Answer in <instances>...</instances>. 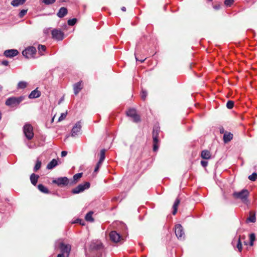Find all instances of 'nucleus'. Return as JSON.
I'll use <instances>...</instances> for the list:
<instances>
[{"mask_svg": "<svg viewBox=\"0 0 257 257\" xmlns=\"http://www.w3.org/2000/svg\"><path fill=\"white\" fill-rule=\"evenodd\" d=\"M249 192L247 189H243L239 192H234L232 194L233 197L235 199H238L246 204H248L249 201L248 199Z\"/></svg>", "mask_w": 257, "mask_h": 257, "instance_id": "obj_1", "label": "nucleus"}, {"mask_svg": "<svg viewBox=\"0 0 257 257\" xmlns=\"http://www.w3.org/2000/svg\"><path fill=\"white\" fill-rule=\"evenodd\" d=\"M25 96H20L19 97H11L8 98L5 102L7 106L11 107H17L24 99Z\"/></svg>", "mask_w": 257, "mask_h": 257, "instance_id": "obj_2", "label": "nucleus"}, {"mask_svg": "<svg viewBox=\"0 0 257 257\" xmlns=\"http://www.w3.org/2000/svg\"><path fill=\"white\" fill-rule=\"evenodd\" d=\"M160 133V128L159 127H154L152 132V138L153 142V151L156 152L159 148L158 143L159 142V135Z\"/></svg>", "mask_w": 257, "mask_h": 257, "instance_id": "obj_3", "label": "nucleus"}, {"mask_svg": "<svg viewBox=\"0 0 257 257\" xmlns=\"http://www.w3.org/2000/svg\"><path fill=\"white\" fill-rule=\"evenodd\" d=\"M103 246L102 242L99 240L92 241L91 242L89 247V251L95 253L101 251L103 250Z\"/></svg>", "mask_w": 257, "mask_h": 257, "instance_id": "obj_4", "label": "nucleus"}, {"mask_svg": "<svg viewBox=\"0 0 257 257\" xmlns=\"http://www.w3.org/2000/svg\"><path fill=\"white\" fill-rule=\"evenodd\" d=\"M37 52L35 47L30 46L25 49L22 52L23 55L27 59L34 58Z\"/></svg>", "mask_w": 257, "mask_h": 257, "instance_id": "obj_5", "label": "nucleus"}, {"mask_svg": "<svg viewBox=\"0 0 257 257\" xmlns=\"http://www.w3.org/2000/svg\"><path fill=\"white\" fill-rule=\"evenodd\" d=\"M23 131L26 137L31 140L34 137L33 127L30 124H26L24 126Z\"/></svg>", "mask_w": 257, "mask_h": 257, "instance_id": "obj_6", "label": "nucleus"}, {"mask_svg": "<svg viewBox=\"0 0 257 257\" xmlns=\"http://www.w3.org/2000/svg\"><path fill=\"white\" fill-rule=\"evenodd\" d=\"M90 184L88 182H86L84 184H80L76 187L73 189L71 191L72 194H75L83 192L85 189H88Z\"/></svg>", "mask_w": 257, "mask_h": 257, "instance_id": "obj_7", "label": "nucleus"}, {"mask_svg": "<svg viewBox=\"0 0 257 257\" xmlns=\"http://www.w3.org/2000/svg\"><path fill=\"white\" fill-rule=\"evenodd\" d=\"M53 184H57L58 186L62 187L67 186L69 183V179L66 177H59L52 181Z\"/></svg>", "mask_w": 257, "mask_h": 257, "instance_id": "obj_8", "label": "nucleus"}, {"mask_svg": "<svg viewBox=\"0 0 257 257\" xmlns=\"http://www.w3.org/2000/svg\"><path fill=\"white\" fill-rule=\"evenodd\" d=\"M126 115L132 117L135 122L141 121V118L139 114H137V111L134 108H130L126 112Z\"/></svg>", "mask_w": 257, "mask_h": 257, "instance_id": "obj_9", "label": "nucleus"}, {"mask_svg": "<svg viewBox=\"0 0 257 257\" xmlns=\"http://www.w3.org/2000/svg\"><path fill=\"white\" fill-rule=\"evenodd\" d=\"M61 252L66 254V257H68L71 249V246L69 244H65L61 242L59 246Z\"/></svg>", "mask_w": 257, "mask_h": 257, "instance_id": "obj_10", "label": "nucleus"}, {"mask_svg": "<svg viewBox=\"0 0 257 257\" xmlns=\"http://www.w3.org/2000/svg\"><path fill=\"white\" fill-rule=\"evenodd\" d=\"M52 38L57 40H62L64 38V33L61 30L54 29L52 31Z\"/></svg>", "mask_w": 257, "mask_h": 257, "instance_id": "obj_11", "label": "nucleus"}, {"mask_svg": "<svg viewBox=\"0 0 257 257\" xmlns=\"http://www.w3.org/2000/svg\"><path fill=\"white\" fill-rule=\"evenodd\" d=\"M109 237L111 241L118 242L123 239L121 236L116 231H112L109 233Z\"/></svg>", "mask_w": 257, "mask_h": 257, "instance_id": "obj_12", "label": "nucleus"}, {"mask_svg": "<svg viewBox=\"0 0 257 257\" xmlns=\"http://www.w3.org/2000/svg\"><path fill=\"white\" fill-rule=\"evenodd\" d=\"M175 232L178 238L181 239L184 237V232L181 224H177L175 226Z\"/></svg>", "mask_w": 257, "mask_h": 257, "instance_id": "obj_13", "label": "nucleus"}, {"mask_svg": "<svg viewBox=\"0 0 257 257\" xmlns=\"http://www.w3.org/2000/svg\"><path fill=\"white\" fill-rule=\"evenodd\" d=\"M81 130V122L80 121L77 122L72 129L71 136L75 137L77 135Z\"/></svg>", "mask_w": 257, "mask_h": 257, "instance_id": "obj_14", "label": "nucleus"}, {"mask_svg": "<svg viewBox=\"0 0 257 257\" xmlns=\"http://www.w3.org/2000/svg\"><path fill=\"white\" fill-rule=\"evenodd\" d=\"M19 54V52L16 49H10L6 50L4 52V55L7 57L12 58L17 56Z\"/></svg>", "mask_w": 257, "mask_h": 257, "instance_id": "obj_15", "label": "nucleus"}, {"mask_svg": "<svg viewBox=\"0 0 257 257\" xmlns=\"http://www.w3.org/2000/svg\"><path fill=\"white\" fill-rule=\"evenodd\" d=\"M74 93L75 95H77L83 87L82 81L75 83L73 85Z\"/></svg>", "mask_w": 257, "mask_h": 257, "instance_id": "obj_16", "label": "nucleus"}, {"mask_svg": "<svg viewBox=\"0 0 257 257\" xmlns=\"http://www.w3.org/2000/svg\"><path fill=\"white\" fill-rule=\"evenodd\" d=\"M41 93L38 90V88L33 90L29 95L30 99L38 98L41 96Z\"/></svg>", "mask_w": 257, "mask_h": 257, "instance_id": "obj_17", "label": "nucleus"}, {"mask_svg": "<svg viewBox=\"0 0 257 257\" xmlns=\"http://www.w3.org/2000/svg\"><path fill=\"white\" fill-rule=\"evenodd\" d=\"M233 138V134L230 132H225L223 136V141L225 143L230 142Z\"/></svg>", "mask_w": 257, "mask_h": 257, "instance_id": "obj_18", "label": "nucleus"}, {"mask_svg": "<svg viewBox=\"0 0 257 257\" xmlns=\"http://www.w3.org/2000/svg\"><path fill=\"white\" fill-rule=\"evenodd\" d=\"M67 13L68 11L67 8L65 7H62L60 9L57 15L58 17L62 18L65 16L67 14Z\"/></svg>", "mask_w": 257, "mask_h": 257, "instance_id": "obj_19", "label": "nucleus"}, {"mask_svg": "<svg viewBox=\"0 0 257 257\" xmlns=\"http://www.w3.org/2000/svg\"><path fill=\"white\" fill-rule=\"evenodd\" d=\"M82 173H79L75 174L73 177V180L70 182V185H73L76 184L78 181L82 177Z\"/></svg>", "mask_w": 257, "mask_h": 257, "instance_id": "obj_20", "label": "nucleus"}, {"mask_svg": "<svg viewBox=\"0 0 257 257\" xmlns=\"http://www.w3.org/2000/svg\"><path fill=\"white\" fill-rule=\"evenodd\" d=\"M39 178V176L38 175H36L34 173H33L30 176V181L31 183L34 185L36 186L37 184V183L38 182V180Z\"/></svg>", "mask_w": 257, "mask_h": 257, "instance_id": "obj_21", "label": "nucleus"}, {"mask_svg": "<svg viewBox=\"0 0 257 257\" xmlns=\"http://www.w3.org/2000/svg\"><path fill=\"white\" fill-rule=\"evenodd\" d=\"M201 157L203 159H209L211 157L210 152L206 150H203L201 152Z\"/></svg>", "mask_w": 257, "mask_h": 257, "instance_id": "obj_22", "label": "nucleus"}, {"mask_svg": "<svg viewBox=\"0 0 257 257\" xmlns=\"http://www.w3.org/2000/svg\"><path fill=\"white\" fill-rule=\"evenodd\" d=\"M58 165L57 161L53 159L50 163H49L47 166V169L49 170H51L55 167Z\"/></svg>", "mask_w": 257, "mask_h": 257, "instance_id": "obj_23", "label": "nucleus"}, {"mask_svg": "<svg viewBox=\"0 0 257 257\" xmlns=\"http://www.w3.org/2000/svg\"><path fill=\"white\" fill-rule=\"evenodd\" d=\"M256 221V217H255V213H253V212H251L250 211L249 212V216L247 218L246 220V222L247 223V222H252V223H254Z\"/></svg>", "mask_w": 257, "mask_h": 257, "instance_id": "obj_24", "label": "nucleus"}, {"mask_svg": "<svg viewBox=\"0 0 257 257\" xmlns=\"http://www.w3.org/2000/svg\"><path fill=\"white\" fill-rule=\"evenodd\" d=\"M180 203V200L179 198H177L174 202V204L173 206V210L172 211V214L173 215H175L177 212V207L179 204Z\"/></svg>", "mask_w": 257, "mask_h": 257, "instance_id": "obj_25", "label": "nucleus"}, {"mask_svg": "<svg viewBox=\"0 0 257 257\" xmlns=\"http://www.w3.org/2000/svg\"><path fill=\"white\" fill-rule=\"evenodd\" d=\"M26 1V0H13L11 2V5L14 7H18L24 4Z\"/></svg>", "mask_w": 257, "mask_h": 257, "instance_id": "obj_26", "label": "nucleus"}, {"mask_svg": "<svg viewBox=\"0 0 257 257\" xmlns=\"http://www.w3.org/2000/svg\"><path fill=\"white\" fill-rule=\"evenodd\" d=\"M93 212L92 211H89L85 215V219L87 221L92 222L94 221V218L92 217Z\"/></svg>", "mask_w": 257, "mask_h": 257, "instance_id": "obj_27", "label": "nucleus"}, {"mask_svg": "<svg viewBox=\"0 0 257 257\" xmlns=\"http://www.w3.org/2000/svg\"><path fill=\"white\" fill-rule=\"evenodd\" d=\"M38 188L41 192L44 193L48 194L49 193V190L42 184H39Z\"/></svg>", "mask_w": 257, "mask_h": 257, "instance_id": "obj_28", "label": "nucleus"}, {"mask_svg": "<svg viewBox=\"0 0 257 257\" xmlns=\"http://www.w3.org/2000/svg\"><path fill=\"white\" fill-rule=\"evenodd\" d=\"M28 86L27 82L25 81H20L17 85L18 89H24L26 88Z\"/></svg>", "mask_w": 257, "mask_h": 257, "instance_id": "obj_29", "label": "nucleus"}, {"mask_svg": "<svg viewBox=\"0 0 257 257\" xmlns=\"http://www.w3.org/2000/svg\"><path fill=\"white\" fill-rule=\"evenodd\" d=\"M105 149H102L100 151V158H99V162H103L104 161L105 157Z\"/></svg>", "mask_w": 257, "mask_h": 257, "instance_id": "obj_30", "label": "nucleus"}, {"mask_svg": "<svg viewBox=\"0 0 257 257\" xmlns=\"http://www.w3.org/2000/svg\"><path fill=\"white\" fill-rule=\"evenodd\" d=\"M41 164H42L41 161L40 160H39V159H38L36 161V163L34 167V171L35 172H37L38 170H39L41 168Z\"/></svg>", "mask_w": 257, "mask_h": 257, "instance_id": "obj_31", "label": "nucleus"}, {"mask_svg": "<svg viewBox=\"0 0 257 257\" xmlns=\"http://www.w3.org/2000/svg\"><path fill=\"white\" fill-rule=\"evenodd\" d=\"M249 238H250L249 244L250 246H252L253 245V241L255 239V234L254 233H251L249 235Z\"/></svg>", "mask_w": 257, "mask_h": 257, "instance_id": "obj_32", "label": "nucleus"}, {"mask_svg": "<svg viewBox=\"0 0 257 257\" xmlns=\"http://www.w3.org/2000/svg\"><path fill=\"white\" fill-rule=\"evenodd\" d=\"M248 179L252 181H254L257 179V173H253L251 175L248 176Z\"/></svg>", "mask_w": 257, "mask_h": 257, "instance_id": "obj_33", "label": "nucleus"}, {"mask_svg": "<svg viewBox=\"0 0 257 257\" xmlns=\"http://www.w3.org/2000/svg\"><path fill=\"white\" fill-rule=\"evenodd\" d=\"M77 22V19L73 18L68 21V25L69 26H74Z\"/></svg>", "mask_w": 257, "mask_h": 257, "instance_id": "obj_34", "label": "nucleus"}, {"mask_svg": "<svg viewBox=\"0 0 257 257\" xmlns=\"http://www.w3.org/2000/svg\"><path fill=\"white\" fill-rule=\"evenodd\" d=\"M234 101L232 100H228L226 103V107L228 109H231L233 107Z\"/></svg>", "mask_w": 257, "mask_h": 257, "instance_id": "obj_35", "label": "nucleus"}, {"mask_svg": "<svg viewBox=\"0 0 257 257\" xmlns=\"http://www.w3.org/2000/svg\"><path fill=\"white\" fill-rule=\"evenodd\" d=\"M236 247L238 249L239 251H241L242 250V244L240 241V237L237 240V243L236 244Z\"/></svg>", "mask_w": 257, "mask_h": 257, "instance_id": "obj_36", "label": "nucleus"}, {"mask_svg": "<svg viewBox=\"0 0 257 257\" xmlns=\"http://www.w3.org/2000/svg\"><path fill=\"white\" fill-rule=\"evenodd\" d=\"M56 2V0H43L42 3L46 5H50L53 4Z\"/></svg>", "mask_w": 257, "mask_h": 257, "instance_id": "obj_37", "label": "nucleus"}, {"mask_svg": "<svg viewBox=\"0 0 257 257\" xmlns=\"http://www.w3.org/2000/svg\"><path fill=\"white\" fill-rule=\"evenodd\" d=\"M234 0H225L224 1V5L226 7H230L233 3Z\"/></svg>", "mask_w": 257, "mask_h": 257, "instance_id": "obj_38", "label": "nucleus"}, {"mask_svg": "<svg viewBox=\"0 0 257 257\" xmlns=\"http://www.w3.org/2000/svg\"><path fill=\"white\" fill-rule=\"evenodd\" d=\"M38 50L40 53H41L43 51H45L46 49V47L45 45H39L38 46Z\"/></svg>", "mask_w": 257, "mask_h": 257, "instance_id": "obj_39", "label": "nucleus"}, {"mask_svg": "<svg viewBox=\"0 0 257 257\" xmlns=\"http://www.w3.org/2000/svg\"><path fill=\"white\" fill-rule=\"evenodd\" d=\"M67 114V112H64V113H62L61 114V116L59 117L58 121H61L64 120L66 118Z\"/></svg>", "mask_w": 257, "mask_h": 257, "instance_id": "obj_40", "label": "nucleus"}, {"mask_svg": "<svg viewBox=\"0 0 257 257\" xmlns=\"http://www.w3.org/2000/svg\"><path fill=\"white\" fill-rule=\"evenodd\" d=\"M27 10H22L19 14V17L20 18H23L27 13Z\"/></svg>", "mask_w": 257, "mask_h": 257, "instance_id": "obj_41", "label": "nucleus"}, {"mask_svg": "<svg viewBox=\"0 0 257 257\" xmlns=\"http://www.w3.org/2000/svg\"><path fill=\"white\" fill-rule=\"evenodd\" d=\"M102 163L101 162H99V161L98 162V163H97V164L95 166V168L94 169V173H97L98 171L99 168H100V166L101 165Z\"/></svg>", "mask_w": 257, "mask_h": 257, "instance_id": "obj_42", "label": "nucleus"}, {"mask_svg": "<svg viewBox=\"0 0 257 257\" xmlns=\"http://www.w3.org/2000/svg\"><path fill=\"white\" fill-rule=\"evenodd\" d=\"M147 95V92L144 90H142V93H141V98L143 100H145L146 99Z\"/></svg>", "mask_w": 257, "mask_h": 257, "instance_id": "obj_43", "label": "nucleus"}, {"mask_svg": "<svg viewBox=\"0 0 257 257\" xmlns=\"http://www.w3.org/2000/svg\"><path fill=\"white\" fill-rule=\"evenodd\" d=\"M73 223H79L80 224H82V225H84V221L82 219H77Z\"/></svg>", "mask_w": 257, "mask_h": 257, "instance_id": "obj_44", "label": "nucleus"}, {"mask_svg": "<svg viewBox=\"0 0 257 257\" xmlns=\"http://www.w3.org/2000/svg\"><path fill=\"white\" fill-rule=\"evenodd\" d=\"M135 58H136V60L137 61H140L141 63L144 62L145 61V60L146 59V58L139 59L136 55L135 56Z\"/></svg>", "mask_w": 257, "mask_h": 257, "instance_id": "obj_45", "label": "nucleus"}, {"mask_svg": "<svg viewBox=\"0 0 257 257\" xmlns=\"http://www.w3.org/2000/svg\"><path fill=\"white\" fill-rule=\"evenodd\" d=\"M221 8V5L220 4H216L215 5L213 6V8L215 10H218L220 9Z\"/></svg>", "mask_w": 257, "mask_h": 257, "instance_id": "obj_46", "label": "nucleus"}, {"mask_svg": "<svg viewBox=\"0 0 257 257\" xmlns=\"http://www.w3.org/2000/svg\"><path fill=\"white\" fill-rule=\"evenodd\" d=\"M201 164L203 167H205L207 166L208 162L207 161H201Z\"/></svg>", "mask_w": 257, "mask_h": 257, "instance_id": "obj_47", "label": "nucleus"}, {"mask_svg": "<svg viewBox=\"0 0 257 257\" xmlns=\"http://www.w3.org/2000/svg\"><path fill=\"white\" fill-rule=\"evenodd\" d=\"M2 64L5 66H8L9 65V62L7 60H4L2 62Z\"/></svg>", "mask_w": 257, "mask_h": 257, "instance_id": "obj_48", "label": "nucleus"}, {"mask_svg": "<svg viewBox=\"0 0 257 257\" xmlns=\"http://www.w3.org/2000/svg\"><path fill=\"white\" fill-rule=\"evenodd\" d=\"M219 132L220 134H224L225 132L223 127H219Z\"/></svg>", "mask_w": 257, "mask_h": 257, "instance_id": "obj_49", "label": "nucleus"}, {"mask_svg": "<svg viewBox=\"0 0 257 257\" xmlns=\"http://www.w3.org/2000/svg\"><path fill=\"white\" fill-rule=\"evenodd\" d=\"M67 152L65 151H63L61 152V157H63L67 155Z\"/></svg>", "mask_w": 257, "mask_h": 257, "instance_id": "obj_50", "label": "nucleus"}, {"mask_svg": "<svg viewBox=\"0 0 257 257\" xmlns=\"http://www.w3.org/2000/svg\"><path fill=\"white\" fill-rule=\"evenodd\" d=\"M65 256H66V254L62 252L58 254L57 255V257H65Z\"/></svg>", "mask_w": 257, "mask_h": 257, "instance_id": "obj_51", "label": "nucleus"}, {"mask_svg": "<svg viewBox=\"0 0 257 257\" xmlns=\"http://www.w3.org/2000/svg\"><path fill=\"white\" fill-rule=\"evenodd\" d=\"M121 11H122L123 12H125V11H126V8H125V7H122L121 8Z\"/></svg>", "mask_w": 257, "mask_h": 257, "instance_id": "obj_52", "label": "nucleus"}, {"mask_svg": "<svg viewBox=\"0 0 257 257\" xmlns=\"http://www.w3.org/2000/svg\"><path fill=\"white\" fill-rule=\"evenodd\" d=\"M66 0H58V3H63V2H66Z\"/></svg>", "mask_w": 257, "mask_h": 257, "instance_id": "obj_53", "label": "nucleus"}, {"mask_svg": "<svg viewBox=\"0 0 257 257\" xmlns=\"http://www.w3.org/2000/svg\"><path fill=\"white\" fill-rule=\"evenodd\" d=\"M3 86L1 85H0V92L3 90Z\"/></svg>", "mask_w": 257, "mask_h": 257, "instance_id": "obj_54", "label": "nucleus"}, {"mask_svg": "<svg viewBox=\"0 0 257 257\" xmlns=\"http://www.w3.org/2000/svg\"><path fill=\"white\" fill-rule=\"evenodd\" d=\"M117 199V197H114V198L112 199V200L115 201V200H116Z\"/></svg>", "mask_w": 257, "mask_h": 257, "instance_id": "obj_55", "label": "nucleus"}]
</instances>
